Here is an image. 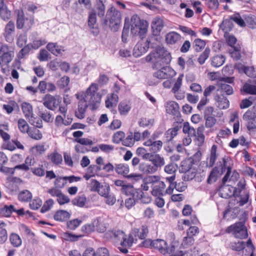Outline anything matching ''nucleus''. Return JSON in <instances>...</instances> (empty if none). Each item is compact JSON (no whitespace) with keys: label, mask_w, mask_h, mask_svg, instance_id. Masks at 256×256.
<instances>
[{"label":"nucleus","mask_w":256,"mask_h":256,"mask_svg":"<svg viewBox=\"0 0 256 256\" xmlns=\"http://www.w3.org/2000/svg\"><path fill=\"white\" fill-rule=\"evenodd\" d=\"M98 91V86L96 83H92L86 89L84 100L79 101L78 110L75 112L76 116L78 118L82 119L84 118L88 105L92 106V110L98 107L102 100V94Z\"/></svg>","instance_id":"obj_1"},{"label":"nucleus","mask_w":256,"mask_h":256,"mask_svg":"<svg viewBox=\"0 0 256 256\" xmlns=\"http://www.w3.org/2000/svg\"><path fill=\"white\" fill-rule=\"evenodd\" d=\"M171 60L170 53L162 47L156 48L146 57V60L152 64L154 69H158L164 64H169Z\"/></svg>","instance_id":"obj_2"},{"label":"nucleus","mask_w":256,"mask_h":256,"mask_svg":"<svg viewBox=\"0 0 256 256\" xmlns=\"http://www.w3.org/2000/svg\"><path fill=\"white\" fill-rule=\"evenodd\" d=\"M146 183L152 184V194L156 196H162L166 194L164 190L166 186H169L167 182L166 177L164 180H160V178L158 176H150L146 179Z\"/></svg>","instance_id":"obj_3"},{"label":"nucleus","mask_w":256,"mask_h":256,"mask_svg":"<svg viewBox=\"0 0 256 256\" xmlns=\"http://www.w3.org/2000/svg\"><path fill=\"white\" fill-rule=\"evenodd\" d=\"M155 249L158 250L163 254H169V256H182V251L178 250L172 244L168 246L166 242L162 239L154 240L153 246Z\"/></svg>","instance_id":"obj_4"},{"label":"nucleus","mask_w":256,"mask_h":256,"mask_svg":"<svg viewBox=\"0 0 256 256\" xmlns=\"http://www.w3.org/2000/svg\"><path fill=\"white\" fill-rule=\"evenodd\" d=\"M109 22V26L111 30L116 32L121 22V14L115 8L112 6L106 13V23Z\"/></svg>","instance_id":"obj_5"},{"label":"nucleus","mask_w":256,"mask_h":256,"mask_svg":"<svg viewBox=\"0 0 256 256\" xmlns=\"http://www.w3.org/2000/svg\"><path fill=\"white\" fill-rule=\"evenodd\" d=\"M131 32L134 34L142 36L147 32V25L136 14L133 15L130 20Z\"/></svg>","instance_id":"obj_6"},{"label":"nucleus","mask_w":256,"mask_h":256,"mask_svg":"<svg viewBox=\"0 0 256 256\" xmlns=\"http://www.w3.org/2000/svg\"><path fill=\"white\" fill-rule=\"evenodd\" d=\"M226 232H232L238 238H246L248 236L247 229L242 222H236L227 228Z\"/></svg>","instance_id":"obj_7"},{"label":"nucleus","mask_w":256,"mask_h":256,"mask_svg":"<svg viewBox=\"0 0 256 256\" xmlns=\"http://www.w3.org/2000/svg\"><path fill=\"white\" fill-rule=\"evenodd\" d=\"M176 72L172 68L163 66L154 72L153 76L159 80L170 79L176 75Z\"/></svg>","instance_id":"obj_8"},{"label":"nucleus","mask_w":256,"mask_h":256,"mask_svg":"<svg viewBox=\"0 0 256 256\" xmlns=\"http://www.w3.org/2000/svg\"><path fill=\"white\" fill-rule=\"evenodd\" d=\"M0 54L1 60L4 64H8L14 56V52L12 48L6 44H0Z\"/></svg>","instance_id":"obj_9"},{"label":"nucleus","mask_w":256,"mask_h":256,"mask_svg":"<svg viewBox=\"0 0 256 256\" xmlns=\"http://www.w3.org/2000/svg\"><path fill=\"white\" fill-rule=\"evenodd\" d=\"M44 105L48 109L54 110L61 102V98L59 96H52L46 94L44 98Z\"/></svg>","instance_id":"obj_10"},{"label":"nucleus","mask_w":256,"mask_h":256,"mask_svg":"<svg viewBox=\"0 0 256 256\" xmlns=\"http://www.w3.org/2000/svg\"><path fill=\"white\" fill-rule=\"evenodd\" d=\"M176 176H170L166 177L167 182L169 184L168 186L166 189L165 193L168 194H172L173 193L174 188H175L178 192H183L186 188V186L184 185V183H182V186H180V184H176L174 180Z\"/></svg>","instance_id":"obj_11"},{"label":"nucleus","mask_w":256,"mask_h":256,"mask_svg":"<svg viewBox=\"0 0 256 256\" xmlns=\"http://www.w3.org/2000/svg\"><path fill=\"white\" fill-rule=\"evenodd\" d=\"M150 41L148 40L142 39L135 46L133 54L137 58L146 53L150 48Z\"/></svg>","instance_id":"obj_12"},{"label":"nucleus","mask_w":256,"mask_h":256,"mask_svg":"<svg viewBox=\"0 0 256 256\" xmlns=\"http://www.w3.org/2000/svg\"><path fill=\"white\" fill-rule=\"evenodd\" d=\"M234 81L233 78L226 77L225 78H222L220 80V89L218 90V91L220 90L221 94H226V95H231L234 93V90L232 87L227 84L226 83L231 84Z\"/></svg>","instance_id":"obj_13"},{"label":"nucleus","mask_w":256,"mask_h":256,"mask_svg":"<svg viewBox=\"0 0 256 256\" xmlns=\"http://www.w3.org/2000/svg\"><path fill=\"white\" fill-rule=\"evenodd\" d=\"M122 192L127 196H134L136 198H142V191L140 189H136L132 184H126L121 188Z\"/></svg>","instance_id":"obj_14"},{"label":"nucleus","mask_w":256,"mask_h":256,"mask_svg":"<svg viewBox=\"0 0 256 256\" xmlns=\"http://www.w3.org/2000/svg\"><path fill=\"white\" fill-rule=\"evenodd\" d=\"M15 32V24L14 22L10 20L4 28V36L6 42L12 43L14 40V33Z\"/></svg>","instance_id":"obj_15"},{"label":"nucleus","mask_w":256,"mask_h":256,"mask_svg":"<svg viewBox=\"0 0 256 256\" xmlns=\"http://www.w3.org/2000/svg\"><path fill=\"white\" fill-rule=\"evenodd\" d=\"M243 118L247 122L248 128L252 130L256 128V116L250 110H248L244 115Z\"/></svg>","instance_id":"obj_16"},{"label":"nucleus","mask_w":256,"mask_h":256,"mask_svg":"<svg viewBox=\"0 0 256 256\" xmlns=\"http://www.w3.org/2000/svg\"><path fill=\"white\" fill-rule=\"evenodd\" d=\"M214 99L216 102L217 106L220 109H226L229 107L230 102L228 98L223 94H218L214 96Z\"/></svg>","instance_id":"obj_17"},{"label":"nucleus","mask_w":256,"mask_h":256,"mask_svg":"<svg viewBox=\"0 0 256 256\" xmlns=\"http://www.w3.org/2000/svg\"><path fill=\"white\" fill-rule=\"evenodd\" d=\"M234 188L230 185L222 186L219 190V194L221 197L227 198L234 194Z\"/></svg>","instance_id":"obj_18"},{"label":"nucleus","mask_w":256,"mask_h":256,"mask_svg":"<svg viewBox=\"0 0 256 256\" xmlns=\"http://www.w3.org/2000/svg\"><path fill=\"white\" fill-rule=\"evenodd\" d=\"M164 26V20L159 17H156L152 21V28L154 32L158 35L162 30Z\"/></svg>","instance_id":"obj_19"},{"label":"nucleus","mask_w":256,"mask_h":256,"mask_svg":"<svg viewBox=\"0 0 256 256\" xmlns=\"http://www.w3.org/2000/svg\"><path fill=\"white\" fill-rule=\"evenodd\" d=\"M107 237L112 238L115 242H120L124 236L125 233L122 230H110L106 233Z\"/></svg>","instance_id":"obj_20"},{"label":"nucleus","mask_w":256,"mask_h":256,"mask_svg":"<svg viewBox=\"0 0 256 256\" xmlns=\"http://www.w3.org/2000/svg\"><path fill=\"white\" fill-rule=\"evenodd\" d=\"M139 169L140 171L146 174H152L157 171L152 163L150 162L141 163L140 164Z\"/></svg>","instance_id":"obj_21"},{"label":"nucleus","mask_w":256,"mask_h":256,"mask_svg":"<svg viewBox=\"0 0 256 256\" xmlns=\"http://www.w3.org/2000/svg\"><path fill=\"white\" fill-rule=\"evenodd\" d=\"M194 164V159L191 158L184 160L181 162L180 171L181 172H184L188 171V170L193 168L192 166Z\"/></svg>","instance_id":"obj_22"},{"label":"nucleus","mask_w":256,"mask_h":256,"mask_svg":"<svg viewBox=\"0 0 256 256\" xmlns=\"http://www.w3.org/2000/svg\"><path fill=\"white\" fill-rule=\"evenodd\" d=\"M166 108L167 113L173 115H177L179 112V106L177 102L174 101H170L166 103Z\"/></svg>","instance_id":"obj_23"},{"label":"nucleus","mask_w":256,"mask_h":256,"mask_svg":"<svg viewBox=\"0 0 256 256\" xmlns=\"http://www.w3.org/2000/svg\"><path fill=\"white\" fill-rule=\"evenodd\" d=\"M22 108L26 118L30 120L34 118L32 106L29 103L24 102L22 104Z\"/></svg>","instance_id":"obj_24"},{"label":"nucleus","mask_w":256,"mask_h":256,"mask_svg":"<svg viewBox=\"0 0 256 256\" xmlns=\"http://www.w3.org/2000/svg\"><path fill=\"white\" fill-rule=\"evenodd\" d=\"M223 174L222 170H220L218 166H215L210 173L207 180L208 182L210 184L216 182L218 176H221Z\"/></svg>","instance_id":"obj_25"},{"label":"nucleus","mask_w":256,"mask_h":256,"mask_svg":"<svg viewBox=\"0 0 256 256\" xmlns=\"http://www.w3.org/2000/svg\"><path fill=\"white\" fill-rule=\"evenodd\" d=\"M46 48L56 56L62 54L64 52V50L62 48V46H58L56 43L49 42L46 46Z\"/></svg>","instance_id":"obj_26"},{"label":"nucleus","mask_w":256,"mask_h":256,"mask_svg":"<svg viewBox=\"0 0 256 256\" xmlns=\"http://www.w3.org/2000/svg\"><path fill=\"white\" fill-rule=\"evenodd\" d=\"M150 162L157 170L159 168L163 166L165 164L164 158L158 154H154Z\"/></svg>","instance_id":"obj_27"},{"label":"nucleus","mask_w":256,"mask_h":256,"mask_svg":"<svg viewBox=\"0 0 256 256\" xmlns=\"http://www.w3.org/2000/svg\"><path fill=\"white\" fill-rule=\"evenodd\" d=\"M181 36L178 33L172 32L166 35V40L168 44H174L180 40Z\"/></svg>","instance_id":"obj_28"},{"label":"nucleus","mask_w":256,"mask_h":256,"mask_svg":"<svg viewBox=\"0 0 256 256\" xmlns=\"http://www.w3.org/2000/svg\"><path fill=\"white\" fill-rule=\"evenodd\" d=\"M70 217V214L69 212L64 210H58L54 216L55 220L60 222L66 220Z\"/></svg>","instance_id":"obj_29"},{"label":"nucleus","mask_w":256,"mask_h":256,"mask_svg":"<svg viewBox=\"0 0 256 256\" xmlns=\"http://www.w3.org/2000/svg\"><path fill=\"white\" fill-rule=\"evenodd\" d=\"M231 160L228 157H224L222 159V162H220L217 164V166H218L220 170H222L224 173L226 170L232 169L231 167Z\"/></svg>","instance_id":"obj_30"},{"label":"nucleus","mask_w":256,"mask_h":256,"mask_svg":"<svg viewBox=\"0 0 256 256\" xmlns=\"http://www.w3.org/2000/svg\"><path fill=\"white\" fill-rule=\"evenodd\" d=\"M226 61V58L223 55H216L211 58L212 65L214 67H219L222 66Z\"/></svg>","instance_id":"obj_31"},{"label":"nucleus","mask_w":256,"mask_h":256,"mask_svg":"<svg viewBox=\"0 0 256 256\" xmlns=\"http://www.w3.org/2000/svg\"><path fill=\"white\" fill-rule=\"evenodd\" d=\"M118 108L121 115H126L130 110L131 106L129 102L124 100L120 103Z\"/></svg>","instance_id":"obj_32"},{"label":"nucleus","mask_w":256,"mask_h":256,"mask_svg":"<svg viewBox=\"0 0 256 256\" xmlns=\"http://www.w3.org/2000/svg\"><path fill=\"white\" fill-rule=\"evenodd\" d=\"M178 126H175L168 130L164 134V138L166 142L172 141L174 138L178 134Z\"/></svg>","instance_id":"obj_33"},{"label":"nucleus","mask_w":256,"mask_h":256,"mask_svg":"<svg viewBox=\"0 0 256 256\" xmlns=\"http://www.w3.org/2000/svg\"><path fill=\"white\" fill-rule=\"evenodd\" d=\"M13 210H15V208L12 204L10 206L4 205L0 206V214L6 217L10 216Z\"/></svg>","instance_id":"obj_34"},{"label":"nucleus","mask_w":256,"mask_h":256,"mask_svg":"<svg viewBox=\"0 0 256 256\" xmlns=\"http://www.w3.org/2000/svg\"><path fill=\"white\" fill-rule=\"evenodd\" d=\"M217 146L216 145H213L210 150V158L209 162L207 165L209 167H212L215 163L217 158L218 155L216 154Z\"/></svg>","instance_id":"obj_35"},{"label":"nucleus","mask_w":256,"mask_h":256,"mask_svg":"<svg viewBox=\"0 0 256 256\" xmlns=\"http://www.w3.org/2000/svg\"><path fill=\"white\" fill-rule=\"evenodd\" d=\"M48 157L51 162L56 165H58L62 162V156L56 152L48 155Z\"/></svg>","instance_id":"obj_36"},{"label":"nucleus","mask_w":256,"mask_h":256,"mask_svg":"<svg viewBox=\"0 0 256 256\" xmlns=\"http://www.w3.org/2000/svg\"><path fill=\"white\" fill-rule=\"evenodd\" d=\"M116 171L118 174L126 177L129 172V167L127 164H120L116 166Z\"/></svg>","instance_id":"obj_37"},{"label":"nucleus","mask_w":256,"mask_h":256,"mask_svg":"<svg viewBox=\"0 0 256 256\" xmlns=\"http://www.w3.org/2000/svg\"><path fill=\"white\" fill-rule=\"evenodd\" d=\"M134 242V238L132 234H129L127 236L125 234V236L122 240L120 244L124 247H131Z\"/></svg>","instance_id":"obj_38"},{"label":"nucleus","mask_w":256,"mask_h":256,"mask_svg":"<svg viewBox=\"0 0 256 256\" xmlns=\"http://www.w3.org/2000/svg\"><path fill=\"white\" fill-rule=\"evenodd\" d=\"M204 131V126H201L198 128L197 130V144L198 146H202L204 142V135L203 132Z\"/></svg>","instance_id":"obj_39"},{"label":"nucleus","mask_w":256,"mask_h":256,"mask_svg":"<svg viewBox=\"0 0 256 256\" xmlns=\"http://www.w3.org/2000/svg\"><path fill=\"white\" fill-rule=\"evenodd\" d=\"M183 132L188 134L190 136H196V130L195 129L190 125L188 122H185L183 124L182 128Z\"/></svg>","instance_id":"obj_40"},{"label":"nucleus","mask_w":256,"mask_h":256,"mask_svg":"<svg viewBox=\"0 0 256 256\" xmlns=\"http://www.w3.org/2000/svg\"><path fill=\"white\" fill-rule=\"evenodd\" d=\"M18 126L19 130L22 133H27L30 130L29 126L24 119L20 118L18 120Z\"/></svg>","instance_id":"obj_41"},{"label":"nucleus","mask_w":256,"mask_h":256,"mask_svg":"<svg viewBox=\"0 0 256 256\" xmlns=\"http://www.w3.org/2000/svg\"><path fill=\"white\" fill-rule=\"evenodd\" d=\"M96 11L100 17H102L105 14V6L102 0H98L96 2Z\"/></svg>","instance_id":"obj_42"},{"label":"nucleus","mask_w":256,"mask_h":256,"mask_svg":"<svg viewBox=\"0 0 256 256\" xmlns=\"http://www.w3.org/2000/svg\"><path fill=\"white\" fill-rule=\"evenodd\" d=\"M240 51V48L232 47L229 50L228 52L230 56L232 58L236 60H238L240 59L241 57Z\"/></svg>","instance_id":"obj_43"},{"label":"nucleus","mask_w":256,"mask_h":256,"mask_svg":"<svg viewBox=\"0 0 256 256\" xmlns=\"http://www.w3.org/2000/svg\"><path fill=\"white\" fill-rule=\"evenodd\" d=\"M27 134L30 137L36 140H40L42 137V134L41 132L36 128H34L32 130H29Z\"/></svg>","instance_id":"obj_44"},{"label":"nucleus","mask_w":256,"mask_h":256,"mask_svg":"<svg viewBox=\"0 0 256 256\" xmlns=\"http://www.w3.org/2000/svg\"><path fill=\"white\" fill-rule=\"evenodd\" d=\"M32 194L28 190H24L18 194V199L22 202H27L31 200Z\"/></svg>","instance_id":"obj_45"},{"label":"nucleus","mask_w":256,"mask_h":256,"mask_svg":"<svg viewBox=\"0 0 256 256\" xmlns=\"http://www.w3.org/2000/svg\"><path fill=\"white\" fill-rule=\"evenodd\" d=\"M0 16L4 20H8L10 18L11 12L8 10L5 4L0 9Z\"/></svg>","instance_id":"obj_46"},{"label":"nucleus","mask_w":256,"mask_h":256,"mask_svg":"<svg viewBox=\"0 0 256 256\" xmlns=\"http://www.w3.org/2000/svg\"><path fill=\"white\" fill-rule=\"evenodd\" d=\"M11 244L15 247H18L22 244V240L20 236L16 234H12L10 236Z\"/></svg>","instance_id":"obj_47"},{"label":"nucleus","mask_w":256,"mask_h":256,"mask_svg":"<svg viewBox=\"0 0 256 256\" xmlns=\"http://www.w3.org/2000/svg\"><path fill=\"white\" fill-rule=\"evenodd\" d=\"M231 18L230 20H223L220 25L221 28L226 33L227 32L230 30L233 26Z\"/></svg>","instance_id":"obj_48"},{"label":"nucleus","mask_w":256,"mask_h":256,"mask_svg":"<svg viewBox=\"0 0 256 256\" xmlns=\"http://www.w3.org/2000/svg\"><path fill=\"white\" fill-rule=\"evenodd\" d=\"M184 180L189 181L194 179L196 174V170L192 168L186 172H184Z\"/></svg>","instance_id":"obj_49"},{"label":"nucleus","mask_w":256,"mask_h":256,"mask_svg":"<svg viewBox=\"0 0 256 256\" xmlns=\"http://www.w3.org/2000/svg\"><path fill=\"white\" fill-rule=\"evenodd\" d=\"M243 90L247 94H256V86L253 84H245Z\"/></svg>","instance_id":"obj_50"},{"label":"nucleus","mask_w":256,"mask_h":256,"mask_svg":"<svg viewBox=\"0 0 256 256\" xmlns=\"http://www.w3.org/2000/svg\"><path fill=\"white\" fill-rule=\"evenodd\" d=\"M206 46V42L204 40L198 38L194 40V48L198 52L203 49Z\"/></svg>","instance_id":"obj_51"},{"label":"nucleus","mask_w":256,"mask_h":256,"mask_svg":"<svg viewBox=\"0 0 256 256\" xmlns=\"http://www.w3.org/2000/svg\"><path fill=\"white\" fill-rule=\"evenodd\" d=\"M110 190L109 186L105 184L104 185H100L97 192L100 196L106 197L109 194Z\"/></svg>","instance_id":"obj_52"},{"label":"nucleus","mask_w":256,"mask_h":256,"mask_svg":"<svg viewBox=\"0 0 256 256\" xmlns=\"http://www.w3.org/2000/svg\"><path fill=\"white\" fill-rule=\"evenodd\" d=\"M96 22V16L95 12H91L89 14L88 25L90 28H94Z\"/></svg>","instance_id":"obj_53"},{"label":"nucleus","mask_w":256,"mask_h":256,"mask_svg":"<svg viewBox=\"0 0 256 256\" xmlns=\"http://www.w3.org/2000/svg\"><path fill=\"white\" fill-rule=\"evenodd\" d=\"M164 172L170 174V176H176V166L174 164H170L164 167Z\"/></svg>","instance_id":"obj_54"},{"label":"nucleus","mask_w":256,"mask_h":256,"mask_svg":"<svg viewBox=\"0 0 256 256\" xmlns=\"http://www.w3.org/2000/svg\"><path fill=\"white\" fill-rule=\"evenodd\" d=\"M94 224L95 226V230L99 232H104L106 230V227L105 224H103L98 220H94Z\"/></svg>","instance_id":"obj_55"},{"label":"nucleus","mask_w":256,"mask_h":256,"mask_svg":"<svg viewBox=\"0 0 256 256\" xmlns=\"http://www.w3.org/2000/svg\"><path fill=\"white\" fill-rule=\"evenodd\" d=\"M125 136L124 133L122 131H118L116 132L112 136V141L114 143L118 144L122 142V139Z\"/></svg>","instance_id":"obj_56"},{"label":"nucleus","mask_w":256,"mask_h":256,"mask_svg":"<svg viewBox=\"0 0 256 256\" xmlns=\"http://www.w3.org/2000/svg\"><path fill=\"white\" fill-rule=\"evenodd\" d=\"M210 52V50L208 48H206L204 52L201 54L198 58V62L200 64H202L204 63L206 60L208 58Z\"/></svg>","instance_id":"obj_57"},{"label":"nucleus","mask_w":256,"mask_h":256,"mask_svg":"<svg viewBox=\"0 0 256 256\" xmlns=\"http://www.w3.org/2000/svg\"><path fill=\"white\" fill-rule=\"evenodd\" d=\"M254 102V100L252 98V97H250L248 99L242 100L240 104V107L242 109L246 108L251 106Z\"/></svg>","instance_id":"obj_58"},{"label":"nucleus","mask_w":256,"mask_h":256,"mask_svg":"<svg viewBox=\"0 0 256 256\" xmlns=\"http://www.w3.org/2000/svg\"><path fill=\"white\" fill-rule=\"evenodd\" d=\"M244 246L245 244L244 242L238 241L231 243L230 248L232 250L240 251L244 249Z\"/></svg>","instance_id":"obj_59"},{"label":"nucleus","mask_w":256,"mask_h":256,"mask_svg":"<svg viewBox=\"0 0 256 256\" xmlns=\"http://www.w3.org/2000/svg\"><path fill=\"white\" fill-rule=\"evenodd\" d=\"M184 78V74H182L176 79L175 84L172 88V92H176L178 91L182 85V79Z\"/></svg>","instance_id":"obj_60"},{"label":"nucleus","mask_w":256,"mask_h":256,"mask_svg":"<svg viewBox=\"0 0 256 256\" xmlns=\"http://www.w3.org/2000/svg\"><path fill=\"white\" fill-rule=\"evenodd\" d=\"M86 198L84 196H78L74 198L72 200V203L75 206H77L80 207H82L86 203Z\"/></svg>","instance_id":"obj_61"},{"label":"nucleus","mask_w":256,"mask_h":256,"mask_svg":"<svg viewBox=\"0 0 256 256\" xmlns=\"http://www.w3.org/2000/svg\"><path fill=\"white\" fill-rule=\"evenodd\" d=\"M70 82V78L68 76L62 77L57 82V85L60 88H63L67 86Z\"/></svg>","instance_id":"obj_62"},{"label":"nucleus","mask_w":256,"mask_h":256,"mask_svg":"<svg viewBox=\"0 0 256 256\" xmlns=\"http://www.w3.org/2000/svg\"><path fill=\"white\" fill-rule=\"evenodd\" d=\"M54 184L56 188H62L66 184V179H64V176L58 177L55 180Z\"/></svg>","instance_id":"obj_63"},{"label":"nucleus","mask_w":256,"mask_h":256,"mask_svg":"<svg viewBox=\"0 0 256 256\" xmlns=\"http://www.w3.org/2000/svg\"><path fill=\"white\" fill-rule=\"evenodd\" d=\"M81 236L72 234L69 232H64L62 234V238L67 241H76Z\"/></svg>","instance_id":"obj_64"}]
</instances>
